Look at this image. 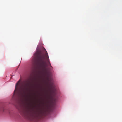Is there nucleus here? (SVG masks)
<instances>
[{"label":"nucleus","mask_w":122,"mask_h":122,"mask_svg":"<svg viewBox=\"0 0 122 122\" xmlns=\"http://www.w3.org/2000/svg\"><path fill=\"white\" fill-rule=\"evenodd\" d=\"M44 53L39 56L38 63L42 68V74L37 75H32L23 81V84H50L51 80L50 67H52L50 62L48 53L44 48Z\"/></svg>","instance_id":"f257e3e1"},{"label":"nucleus","mask_w":122,"mask_h":122,"mask_svg":"<svg viewBox=\"0 0 122 122\" xmlns=\"http://www.w3.org/2000/svg\"><path fill=\"white\" fill-rule=\"evenodd\" d=\"M22 113L25 117L30 119H36L43 115V112L41 110H33L28 104L24 105L22 108Z\"/></svg>","instance_id":"f03ea898"},{"label":"nucleus","mask_w":122,"mask_h":122,"mask_svg":"<svg viewBox=\"0 0 122 122\" xmlns=\"http://www.w3.org/2000/svg\"><path fill=\"white\" fill-rule=\"evenodd\" d=\"M21 81V80L20 79L16 83V84H20V82Z\"/></svg>","instance_id":"7ed1b4c3"},{"label":"nucleus","mask_w":122,"mask_h":122,"mask_svg":"<svg viewBox=\"0 0 122 122\" xmlns=\"http://www.w3.org/2000/svg\"><path fill=\"white\" fill-rule=\"evenodd\" d=\"M18 84H16V85H15V89L14 91V95L15 94V92H16V87L18 86Z\"/></svg>","instance_id":"20e7f679"},{"label":"nucleus","mask_w":122,"mask_h":122,"mask_svg":"<svg viewBox=\"0 0 122 122\" xmlns=\"http://www.w3.org/2000/svg\"><path fill=\"white\" fill-rule=\"evenodd\" d=\"M53 101L54 102H55L56 101V99H53Z\"/></svg>","instance_id":"39448f33"},{"label":"nucleus","mask_w":122,"mask_h":122,"mask_svg":"<svg viewBox=\"0 0 122 122\" xmlns=\"http://www.w3.org/2000/svg\"><path fill=\"white\" fill-rule=\"evenodd\" d=\"M35 55H36L35 56L36 57L38 55V54L37 53L36 54H35Z\"/></svg>","instance_id":"423d86ee"},{"label":"nucleus","mask_w":122,"mask_h":122,"mask_svg":"<svg viewBox=\"0 0 122 122\" xmlns=\"http://www.w3.org/2000/svg\"><path fill=\"white\" fill-rule=\"evenodd\" d=\"M12 75H11V78L12 77Z\"/></svg>","instance_id":"0eeeda50"}]
</instances>
